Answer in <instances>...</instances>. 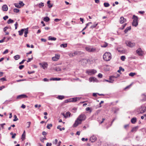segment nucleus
Wrapping results in <instances>:
<instances>
[{
  "mask_svg": "<svg viewBox=\"0 0 146 146\" xmlns=\"http://www.w3.org/2000/svg\"><path fill=\"white\" fill-rule=\"evenodd\" d=\"M10 134L11 135H12V138L13 139H14V138H15V136L16 135V133L13 134L12 132H11L10 133Z\"/></svg>",
  "mask_w": 146,
  "mask_h": 146,
  "instance_id": "58836bf2",
  "label": "nucleus"
},
{
  "mask_svg": "<svg viewBox=\"0 0 146 146\" xmlns=\"http://www.w3.org/2000/svg\"><path fill=\"white\" fill-rule=\"evenodd\" d=\"M31 122L29 121L28 122L26 123V125L27 126V128H29L31 125Z\"/></svg>",
  "mask_w": 146,
  "mask_h": 146,
  "instance_id": "e433bc0d",
  "label": "nucleus"
},
{
  "mask_svg": "<svg viewBox=\"0 0 146 146\" xmlns=\"http://www.w3.org/2000/svg\"><path fill=\"white\" fill-rule=\"evenodd\" d=\"M25 31V29H22L20 31H18L19 34L20 36L23 35L24 31Z\"/></svg>",
  "mask_w": 146,
  "mask_h": 146,
  "instance_id": "4be33fe9",
  "label": "nucleus"
},
{
  "mask_svg": "<svg viewBox=\"0 0 146 146\" xmlns=\"http://www.w3.org/2000/svg\"><path fill=\"white\" fill-rule=\"evenodd\" d=\"M68 55L69 56L71 57H72L74 56V55H73V53H70Z\"/></svg>",
  "mask_w": 146,
  "mask_h": 146,
  "instance_id": "4d7b16f0",
  "label": "nucleus"
},
{
  "mask_svg": "<svg viewBox=\"0 0 146 146\" xmlns=\"http://www.w3.org/2000/svg\"><path fill=\"white\" fill-rule=\"evenodd\" d=\"M136 53L140 56H142L143 54V52L140 48H138L136 51Z\"/></svg>",
  "mask_w": 146,
  "mask_h": 146,
  "instance_id": "0eeeda50",
  "label": "nucleus"
},
{
  "mask_svg": "<svg viewBox=\"0 0 146 146\" xmlns=\"http://www.w3.org/2000/svg\"><path fill=\"white\" fill-rule=\"evenodd\" d=\"M96 72V71L94 69L88 70L86 72V73L90 75L95 74Z\"/></svg>",
  "mask_w": 146,
  "mask_h": 146,
  "instance_id": "423d86ee",
  "label": "nucleus"
},
{
  "mask_svg": "<svg viewBox=\"0 0 146 146\" xmlns=\"http://www.w3.org/2000/svg\"><path fill=\"white\" fill-rule=\"evenodd\" d=\"M14 22V21L11 19H9L7 21V23L8 24L13 23Z\"/></svg>",
  "mask_w": 146,
  "mask_h": 146,
  "instance_id": "c85d7f7f",
  "label": "nucleus"
},
{
  "mask_svg": "<svg viewBox=\"0 0 146 146\" xmlns=\"http://www.w3.org/2000/svg\"><path fill=\"white\" fill-rule=\"evenodd\" d=\"M20 56L19 55H17L14 56V58L16 60H17L20 58Z\"/></svg>",
  "mask_w": 146,
  "mask_h": 146,
  "instance_id": "bb28decb",
  "label": "nucleus"
},
{
  "mask_svg": "<svg viewBox=\"0 0 146 146\" xmlns=\"http://www.w3.org/2000/svg\"><path fill=\"white\" fill-rule=\"evenodd\" d=\"M137 119L136 117H133L131 119V122L133 124L135 123Z\"/></svg>",
  "mask_w": 146,
  "mask_h": 146,
  "instance_id": "aec40b11",
  "label": "nucleus"
},
{
  "mask_svg": "<svg viewBox=\"0 0 146 146\" xmlns=\"http://www.w3.org/2000/svg\"><path fill=\"white\" fill-rule=\"evenodd\" d=\"M108 46V44L107 43L105 42L104 44L101 46V47H102L105 48L106 47Z\"/></svg>",
  "mask_w": 146,
  "mask_h": 146,
  "instance_id": "a18cd8bd",
  "label": "nucleus"
},
{
  "mask_svg": "<svg viewBox=\"0 0 146 146\" xmlns=\"http://www.w3.org/2000/svg\"><path fill=\"white\" fill-rule=\"evenodd\" d=\"M131 29V26L127 27L124 31V33H126L129 30H130Z\"/></svg>",
  "mask_w": 146,
  "mask_h": 146,
  "instance_id": "a878e982",
  "label": "nucleus"
},
{
  "mask_svg": "<svg viewBox=\"0 0 146 146\" xmlns=\"http://www.w3.org/2000/svg\"><path fill=\"white\" fill-rule=\"evenodd\" d=\"M14 5L16 7L19 8L21 7V5H19L18 3H15Z\"/></svg>",
  "mask_w": 146,
  "mask_h": 146,
  "instance_id": "72a5a7b5",
  "label": "nucleus"
},
{
  "mask_svg": "<svg viewBox=\"0 0 146 146\" xmlns=\"http://www.w3.org/2000/svg\"><path fill=\"white\" fill-rule=\"evenodd\" d=\"M61 20V19H54V21L56 22H58Z\"/></svg>",
  "mask_w": 146,
  "mask_h": 146,
  "instance_id": "774afa93",
  "label": "nucleus"
},
{
  "mask_svg": "<svg viewBox=\"0 0 146 146\" xmlns=\"http://www.w3.org/2000/svg\"><path fill=\"white\" fill-rule=\"evenodd\" d=\"M90 50V52H98L99 50L98 49H97L96 48L91 47Z\"/></svg>",
  "mask_w": 146,
  "mask_h": 146,
  "instance_id": "6ab92c4d",
  "label": "nucleus"
},
{
  "mask_svg": "<svg viewBox=\"0 0 146 146\" xmlns=\"http://www.w3.org/2000/svg\"><path fill=\"white\" fill-rule=\"evenodd\" d=\"M146 106L144 105H143L140 107L138 112L139 113H142L145 112Z\"/></svg>",
  "mask_w": 146,
  "mask_h": 146,
  "instance_id": "20e7f679",
  "label": "nucleus"
},
{
  "mask_svg": "<svg viewBox=\"0 0 146 146\" xmlns=\"http://www.w3.org/2000/svg\"><path fill=\"white\" fill-rule=\"evenodd\" d=\"M19 5H21V7L23 6L24 5V4L23 3L22 1H20L19 3H18Z\"/></svg>",
  "mask_w": 146,
  "mask_h": 146,
  "instance_id": "de8ad7c7",
  "label": "nucleus"
},
{
  "mask_svg": "<svg viewBox=\"0 0 146 146\" xmlns=\"http://www.w3.org/2000/svg\"><path fill=\"white\" fill-rule=\"evenodd\" d=\"M98 76L100 78H101L102 77V75L101 73H99L98 75Z\"/></svg>",
  "mask_w": 146,
  "mask_h": 146,
  "instance_id": "69168bd1",
  "label": "nucleus"
},
{
  "mask_svg": "<svg viewBox=\"0 0 146 146\" xmlns=\"http://www.w3.org/2000/svg\"><path fill=\"white\" fill-rule=\"evenodd\" d=\"M61 126L60 125H58L57 127V128L58 129H59L60 131H62V130H64L65 129V128L64 127H63L62 128H60Z\"/></svg>",
  "mask_w": 146,
  "mask_h": 146,
  "instance_id": "473e14b6",
  "label": "nucleus"
},
{
  "mask_svg": "<svg viewBox=\"0 0 146 146\" xmlns=\"http://www.w3.org/2000/svg\"><path fill=\"white\" fill-rule=\"evenodd\" d=\"M25 138V134H23L21 136V139L23 141Z\"/></svg>",
  "mask_w": 146,
  "mask_h": 146,
  "instance_id": "49530a36",
  "label": "nucleus"
},
{
  "mask_svg": "<svg viewBox=\"0 0 146 146\" xmlns=\"http://www.w3.org/2000/svg\"><path fill=\"white\" fill-rule=\"evenodd\" d=\"M58 141V139H56L55 140V141L54 142H53V143H54L56 145L57 144V142Z\"/></svg>",
  "mask_w": 146,
  "mask_h": 146,
  "instance_id": "bf43d9fd",
  "label": "nucleus"
},
{
  "mask_svg": "<svg viewBox=\"0 0 146 146\" xmlns=\"http://www.w3.org/2000/svg\"><path fill=\"white\" fill-rule=\"evenodd\" d=\"M61 79L60 78H50V80H53V81H58L60 80Z\"/></svg>",
  "mask_w": 146,
  "mask_h": 146,
  "instance_id": "393cba45",
  "label": "nucleus"
},
{
  "mask_svg": "<svg viewBox=\"0 0 146 146\" xmlns=\"http://www.w3.org/2000/svg\"><path fill=\"white\" fill-rule=\"evenodd\" d=\"M85 49L86 50L89 52H90L91 51V47L90 46H87L86 47Z\"/></svg>",
  "mask_w": 146,
  "mask_h": 146,
  "instance_id": "c756f323",
  "label": "nucleus"
},
{
  "mask_svg": "<svg viewBox=\"0 0 146 146\" xmlns=\"http://www.w3.org/2000/svg\"><path fill=\"white\" fill-rule=\"evenodd\" d=\"M121 59L123 61H124L125 60V56H122L121 57Z\"/></svg>",
  "mask_w": 146,
  "mask_h": 146,
  "instance_id": "c03bdc74",
  "label": "nucleus"
},
{
  "mask_svg": "<svg viewBox=\"0 0 146 146\" xmlns=\"http://www.w3.org/2000/svg\"><path fill=\"white\" fill-rule=\"evenodd\" d=\"M38 5L39 7L41 8L42 7L44 6V3L41 2L38 4Z\"/></svg>",
  "mask_w": 146,
  "mask_h": 146,
  "instance_id": "c9c22d12",
  "label": "nucleus"
},
{
  "mask_svg": "<svg viewBox=\"0 0 146 146\" xmlns=\"http://www.w3.org/2000/svg\"><path fill=\"white\" fill-rule=\"evenodd\" d=\"M135 73H133V72H131L129 74V75L130 76H133L134 75H135Z\"/></svg>",
  "mask_w": 146,
  "mask_h": 146,
  "instance_id": "864d4df0",
  "label": "nucleus"
},
{
  "mask_svg": "<svg viewBox=\"0 0 146 146\" xmlns=\"http://www.w3.org/2000/svg\"><path fill=\"white\" fill-rule=\"evenodd\" d=\"M141 97L142 99L141 100L143 101H146V96L144 94H143L141 95Z\"/></svg>",
  "mask_w": 146,
  "mask_h": 146,
  "instance_id": "a211bd4d",
  "label": "nucleus"
},
{
  "mask_svg": "<svg viewBox=\"0 0 146 146\" xmlns=\"http://www.w3.org/2000/svg\"><path fill=\"white\" fill-rule=\"evenodd\" d=\"M28 28L25 29V31L24 33V36L26 37H27V34L28 33Z\"/></svg>",
  "mask_w": 146,
  "mask_h": 146,
  "instance_id": "b1692460",
  "label": "nucleus"
},
{
  "mask_svg": "<svg viewBox=\"0 0 146 146\" xmlns=\"http://www.w3.org/2000/svg\"><path fill=\"white\" fill-rule=\"evenodd\" d=\"M86 119V116L84 114H81L79 115L73 124L74 127H76L79 124H81L82 121L85 120Z\"/></svg>",
  "mask_w": 146,
  "mask_h": 146,
  "instance_id": "f257e3e1",
  "label": "nucleus"
},
{
  "mask_svg": "<svg viewBox=\"0 0 146 146\" xmlns=\"http://www.w3.org/2000/svg\"><path fill=\"white\" fill-rule=\"evenodd\" d=\"M126 21V19L124 18L123 17H121L119 20V22L121 24H123Z\"/></svg>",
  "mask_w": 146,
  "mask_h": 146,
  "instance_id": "ddd939ff",
  "label": "nucleus"
},
{
  "mask_svg": "<svg viewBox=\"0 0 146 146\" xmlns=\"http://www.w3.org/2000/svg\"><path fill=\"white\" fill-rule=\"evenodd\" d=\"M122 71L123 72L124 71V69L123 68L121 67H119V69L118 70L117 72L119 73H120L121 71Z\"/></svg>",
  "mask_w": 146,
  "mask_h": 146,
  "instance_id": "7c9ffc66",
  "label": "nucleus"
},
{
  "mask_svg": "<svg viewBox=\"0 0 146 146\" xmlns=\"http://www.w3.org/2000/svg\"><path fill=\"white\" fill-rule=\"evenodd\" d=\"M98 25V23L96 24H94V25L92 26H91L90 28L91 29H93L94 28H95Z\"/></svg>",
  "mask_w": 146,
  "mask_h": 146,
  "instance_id": "09e8293b",
  "label": "nucleus"
},
{
  "mask_svg": "<svg viewBox=\"0 0 146 146\" xmlns=\"http://www.w3.org/2000/svg\"><path fill=\"white\" fill-rule=\"evenodd\" d=\"M110 80H106V81L107 82H108L109 83H112L114 81V80H113L111 78V79H110Z\"/></svg>",
  "mask_w": 146,
  "mask_h": 146,
  "instance_id": "4c0bfd02",
  "label": "nucleus"
},
{
  "mask_svg": "<svg viewBox=\"0 0 146 146\" xmlns=\"http://www.w3.org/2000/svg\"><path fill=\"white\" fill-rule=\"evenodd\" d=\"M138 128V126H136L135 127H133L132 129L131 130V131L132 132H134L136 131Z\"/></svg>",
  "mask_w": 146,
  "mask_h": 146,
  "instance_id": "412c9836",
  "label": "nucleus"
},
{
  "mask_svg": "<svg viewBox=\"0 0 146 146\" xmlns=\"http://www.w3.org/2000/svg\"><path fill=\"white\" fill-rule=\"evenodd\" d=\"M125 43L127 46L130 48L134 47L135 45V42L129 40L126 41Z\"/></svg>",
  "mask_w": 146,
  "mask_h": 146,
  "instance_id": "39448f33",
  "label": "nucleus"
},
{
  "mask_svg": "<svg viewBox=\"0 0 146 146\" xmlns=\"http://www.w3.org/2000/svg\"><path fill=\"white\" fill-rule=\"evenodd\" d=\"M97 80L96 78L94 77H91L89 78V81L90 82H96Z\"/></svg>",
  "mask_w": 146,
  "mask_h": 146,
  "instance_id": "2eb2a0df",
  "label": "nucleus"
},
{
  "mask_svg": "<svg viewBox=\"0 0 146 146\" xmlns=\"http://www.w3.org/2000/svg\"><path fill=\"white\" fill-rule=\"evenodd\" d=\"M39 65L40 66H42L44 69H46L47 68L48 66L47 63L46 62H44L42 63H39Z\"/></svg>",
  "mask_w": 146,
  "mask_h": 146,
  "instance_id": "1a4fd4ad",
  "label": "nucleus"
},
{
  "mask_svg": "<svg viewBox=\"0 0 146 146\" xmlns=\"http://www.w3.org/2000/svg\"><path fill=\"white\" fill-rule=\"evenodd\" d=\"M52 143H47L46 144V146H51L52 145Z\"/></svg>",
  "mask_w": 146,
  "mask_h": 146,
  "instance_id": "0e129e2a",
  "label": "nucleus"
},
{
  "mask_svg": "<svg viewBox=\"0 0 146 146\" xmlns=\"http://www.w3.org/2000/svg\"><path fill=\"white\" fill-rule=\"evenodd\" d=\"M57 98L60 100H62L64 98V96H58Z\"/></svg>",
  "mask_w": 146,
  "mask_h": 146,
  "instance_id": "f704fd0d",
  "label": "nucleus"
},
{
  "mask_svg": "<svg viewBox=\"0 0 146 146\" xmlns=\"http://www.w3.org/2000/svg\"><path fill=\"white\" fill-rule=\"evenodd\" d=\"M8 18V16L7 15H6L3 17V19L4 20H6Z\"/></svg>",
  "mask_w": 146,
  "mask_h": 146,
  "instance_id": "13d9d810",
  "label": "nucleus"
},
{
  "mask_svg": "<svg viewBox=\"0 0 146 146\" xmlns=\"http://www.w3.org/2000/svg\"><path fill=\"white\" fill-rule=\"evenodd\" d=\"M126 25H127L126 23H125L124 24H123V25H122V28H121V29H123L125 28V27Z\"/></svg>",
  "mask_w": 146,
  "mask_h": 146,
  "instance_id": "e2e57ef3",
  "label": "nucleus"
},
{
  "mask_svg": "<svg viewBox=\"0 0 146 146\" xmlns=\"http://www.w3.org/2000/svg\"><path fill=\"white\" fill-rule=\"evenodd\" d=\"M6 78L4 77L0 79V82H3L4 81H6Z\"/></svg>",
  "mask_w": 146,
  "mask_h": 146,
  "instance_id": "603ef678",
  "label": "nucleus"
},
{
  "mask_svg": "<svg viewBox=\"0 0 146 146\" xmlns=\"http://www.w3.org/2000/svg\"><path fill=\"white\" fill-rule=\"evenodd\" d=\"M104 5L105 7H108L110 6V4L108 3H104Z\"/></svg>",
  "mask_w": 146,
  "mask_h": 146,
  "instance_id": "79ce46f5",
  "label": "nucleus"
},
{
  "mask_svg": "<svg viewBox=\"0 0 146 146\" xmlns=\"http://www.w3.org/2000/svg\"><path fill=\"white\" fill-rule=\"evenodd\" d=\"M46 139V137L45 136H44V138H42V139H40V141H41V142H43L44 140Z\"/></svg>",
  "mask_w": 146,
  "mask_h": 146,
  "instance_id": "5fc2aeb1",
  "label": "nucleus"
},
{
  "mask_svg": "<svg viewBox=\"0 0 146 146\" xmlns=\"http://www.w3.org/2000/svg\"><path fill=\"white\" fill-rule=\"evenodd\" d=\"M5 125V123H3L2 124H1L0 125L1 126L2 129H4V125Z\"/></svg>",
  "mask_w": 146,
  "mask_h": 146,
  "instance_id": "680f3d73",
  "label": "nucleus"
},
{
  "mask_svg": "<svg viewBox=\"0 0 146 146\" xmlns=\"http://www.w3.org/2000/svg\"><path fill=\"white\" fill-rule=\"evenodd\" d=\"M60 55L58 54H55V56H54L52 58V60L53 61H57L60 58Z\"/></svg>",
  "mask_w": 146,
  "mask_h": 146,
  "instance_id": "6e6552de",
  "label": "nucleus"
},
{
  "mask_svg": "<svg viewBox=\"0 0 146 146\" xmlns=\"http://www.w3.org/2000/svg\"><path fill=\"white\" fill-rule=\"evenodd\" d=\"M103 58L106 61H109L111 58V53L109 52H105L103 56Z\"/></svg>",
  "mask_w": 146,
  "mask_h": 146,
  "instance_id": "f03ea898",
  "label": "nucleus"
},
{
  "mask_svg": "<svg viewBox=\"0 0 146 146\" xmlns=\"http://www.w3.org/2000/svg\"><path fill=\"white\" fill-rule=\"evenodd\" d=\"M50 18L48 17H46L44 19V21L46 22H48L50 21Z\"/></svg>",
  "mask_w": 146,
  "mask_h": 146,
  "instance_id": "cd10ccee",
  "label": "nucleus"
},
{
  "mask_svg": "<svg viewBox=\"0 0 146 146\" xmlns=\"http://www.w3.org/2000/svg\"><path fill=\"white\" fill-rule=\"evenodd\" d=\"M49 40H56V38L54 37H52L51 36H49L48 38Z\"/></svg>",
  "mask_w": 146,
  "mask_h": 146,
  "instance_id": "5701e85b",
  "label": "nucleus"
},
{
  "mask_svg": "<svg viewBox=\"0 0 146 146\" xmlns=\"http://www.w3.org/2000/svg\"><path fill=\"white\" fill-rule=\"evenodd\" d=\"M97 94H98V93H93L92 95L93 96L96 97L97 96Z\"/></svg>",
  "mask_w": 146,
  "mask_h": 146,
  "instance_id": "338daca9",
  "label": "nucleus"
},
{
  "mask_svg": "<svg viewBox=\"0 0 146 146\" xmlns=\"http://www.w3.org/2000/svg\"><path fill=\"white\" fill-rule=\"evenodd\" d=\"M70 113L69 112H66V118L68 116L70 117Z\"/></svg>",
  "mask_w": 146,
  "mask_h": 146,
  "instance_id": "3c124183",
  "label": "nucleus"
},
{
  "mask_svg": "<svg viewBox=\"0 0 146 146\" xmlns=\"http://www.w3.org/2000/svg\"><path fill=\"white\" fill-rule=\"evenodd\" d=\"M50 1L48 0L47 2V4L48 5V8H51L53 6V4H50Z\"/></svg>",
  "mask_w": 146,
  "mask_h": 146,
  "instance_id": "f3484780",
  "label": "nucleus"
},
{
  "mask_svg": "<svg viewBox=\"0 0 146 146\" xmlns=\"http://www.w3.org/2000/svg\"><path fill=\"white\" fill-rule=\"evenodd\" d=\"M8 52V49H6L3 52V54H5L7 53Z\"/></svg>",
  "mask_w": 146,
  "mask_h": 146,
  "instance_id": "6e6d98bb",
  "label": "nucleus"
},
{
  "mask_svg": "<svg viewBox=\"0 0 146 146\" xmlns=\"http://www.w3.org/2000/svg\"><path fill=\"white\" fill-rule=\"evenodd\" d=\"M67 44L66 43L65 44H62L60 45V47H63L65 48L67 46Z\"/></svg>",
  "mask_w": 146,
  "mask_h": 146,
  "instance_id": "2f4dec72",
  "label": "nucleus"
},
{
  "mask_svg": "<svg viewBox=\"0 0 146 146\" xmlns=\"http://www.w3.org/2000/svg\"><path fill=\"white\" fill-rule=\"evenodd\" d=\"M55 70L57 71H60L61 70V68L58 66L56 67L55 68Z\"/></svg>",
  "mask_w": 146,
  "mask_h": 146,
  "instance_id": "ea45409f",
  "label": "nucleus"
},
{
  "mask_svg": "<svg viewBox=\"0 0 146 146\" xmlns=\"http://www.w3.org/2000/svg\"><path fill=\"white\" fill-rule=\"evenodd\" d=\"M80 99V98H79L78 97H76V98H72V99H70L69 100H67L68 101L67 102H76L78 100Z\"/></svg>",
  "mask_w": 146,
  "mask_h": 146,
  "instance_id": "9d476101",
  "label": "nucleus"
},
{
  "mask_svg": "<svg viewBox=\"0 0 146 146\" xmlns=\"http://www.w3.org/2000/svg\"><path fill=\"white\" fill-rule=\"evenodd\" d=\"M14 118L13 120V121H15L18 120V119L17 118V116L16 115H14Z\"/></svg>",
  "mask_w": 146,
  "mask_h": 146,
  "instance_id": "a19ab883",
  "label": "nucleus"
},
{
  "mask_svg": "<svg viewBox=\"0 0 146 146\" xmlns=\"http://www.w3.org/2000/svg\"><path fill=\"white\" fill-rule=\"evenodd\" d=\"M24 65H20V66H19V68L20 69V70H21L23 68H24Z\"/></svg>",
  "mask_w": 146,
  "mask_h": 146,
  "instance_id": "052dcab7",
  "label": "nucleus"
},
{
  "mask_svg": "<svg viewBox=\"0 0 146 146\" xmlns=\"http://www.w3.org/2000/svg\"><path fill=\"white\" fill-rule=\"evenodd\" d=\"M132 19L133 20L132 23V25L135 27H137L138 25V17L134 15H133Z\"/></svg>",
  "mask_w": 146,
  "mask_h": 146,
  "instance_id": "7ed1b4c3",
  "label": "nucleus"
},
{
  "mask_svg": "<svg viewBox=\"0 0 146 146\" xmlns=\"http://www.w3.org/2000/svg\"><path fill=\"white\" fill-rule=\"evenodd\" d=\"M19 10L16 8H15L13 9V11L14 12L17 13L19 12Z\"/></svg>",
  "mask_w": 146,
  "mask_h": 146,
  "instance_id": "8fccbe9b",
  "label": "nucleus"
},
{
  "mask_svg": "<svg viewBox=\"0 0 146 146\" xmlns=\"http://www.w3.org/2000/svg\"><path fill=\"white\" fill-rule=\"evenodd\" d=\"M88 62V60L86 59H83L81 60V63L82 65H85Z\"/></svg>",
  "mask_w": 146,
  "mask_h": 146,
  "instance_id": "f8f14e48",
  "label": "nucleus"
},
{
  "mask_svg": "<svg viewBox=\"0 0 146 146\" xmlns=\"http://www.w3.org/2000/svg\"><path fill=\"white\" fill-rule=\"evenodd\" d=\"M52 126V125L51 124H49L47 125L46 126V127L47 129H50V127H51Z\"/></svg>",
  "mask_w": 146,
  "mask_h": 146,
  "instance_id": "37998d69",
  "label": "nucleus"
},
{
  "mask_svg": "<svg viewBox=\"0 0 146 146\" xmlns=\"http://www.w3.org/2000/svg\"><path fill=\"white\" fill-rule=\"evenodd\" d=\"M27 96L25 94H21L18 96L17 97V99H21L23 98H27Z\"/></svg>",
  "mask_w": 146,
  "mask_h": 146,
  "instance_id": "4468645a",
  "label": "nucleus"
},
{
  "mask_svg": "<svg viewBox=\"0 0 146 146\" xmlns=\"http://www.w3.org/2000/svg\"><path fill=\"white\" fill-rule=\"evenodd\" d=\"M2 9L3 11H7L8 10L7 6L6 5H4L3 6Z\"/></svg>",
  "mask_w": 146,
  "mask_h": 146,
  "instance_id": "dca6fc26",
  "label": "nucleus"
},
{
  "mask_svg": "<svg viewBox=\"0 0 146 146\" xmlns=\"http://www.w3.org/2000/svg\"><path fill=\"white\" fill-rule=\"evenodd\" d=\"M97 139V138L95 136H92L91 137L90 139V141L91 142H94Z\"/></svg>",
  "mask_w": 146,
  "mask_h": 146,
  "instance_id": "9b49d317",
  "label": "nucleus"
}]
</instances>
